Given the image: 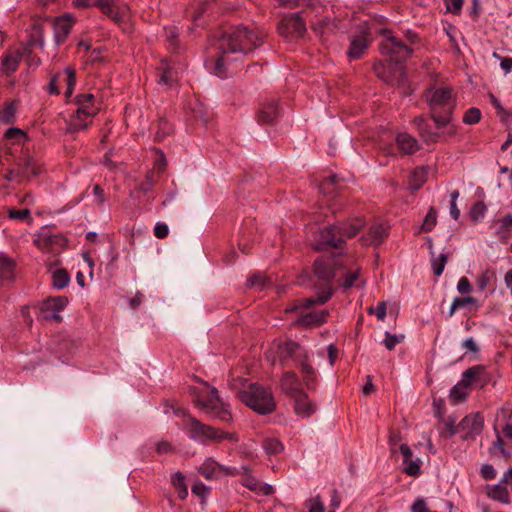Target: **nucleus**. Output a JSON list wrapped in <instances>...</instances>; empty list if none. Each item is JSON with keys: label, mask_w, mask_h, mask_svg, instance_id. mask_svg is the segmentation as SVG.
<instances>
[{"label": "nucleus", "mask_w": 512, "mask_h": 512, "mask_svg": "<svg viewBox=\"0 0 512 512\" xmlns=\"http://www.w3.org/2000/svg\"><path fill=\"white\" fill-rule=\"evenodd\" d=\"M340 254L323 255L318 257L313 264V272L321 282L316 286V296L302 300L303 308H311L315 304H325L333 295L331 281L337 277L339 285L345 289L351 288L359 277V269L348 270L339 259Z\"/></svg>", "instance_id": "nucleus-1"}, {"label": "nucleus", "mask_w": 512, "mask_h": 512, "mask_svg": "<svg viewBox=\"0 0 512 512\" xmlns=\"http://www.w3.org/2000/svg\"><path fill=\"white\" fill-rule=\"evenodd\" d=\"M262 43V34L248 30L247 27H236L225 32L219 39L220 56L215 62V73L219 77L226 74V65L231 61L230 54H245Z\"/></svg>", "instance_id": "nucleus-2"}, {"label": "nucleus", "mask_w": 512, "mask_h": 512, "mask_svg": "<svg viewBox=\"0 0 512 512\" xmlns=\"http://www.w3.org/2000/svg\"><path fill=\"white\" fill-rule=\"evenodd\" d=\"M423 97L436 128L441 129L450 124L457 102L453 89L448 86H431L425 90Z\"/></svg>", "instance_id": "nucleus-3"}, {"label": "nucleus", "mask_w": 512, "mask_h": 512, "mask_svg": "<svg viewBox=\"0 0 512 512\" xmlns=\"http://www.w3.org/2000/svg\"><path fill=\"white\" fill-rule=\"evenodd\" d=\"M365 226V220L357 217L349 221L334 224L320 230L314 249L326 251L331 249H342L345 238H352Z\"/></svg>", "instance_id": "nucleus-4"}, {"label": "nucleus", "mask_w": 512, "mask_h": 512, "mask_svg": "<svg viewBox=\"0 0 512 512\" xmlns=\"http://www.w3.org/2000/svg\"><path fill=\"white\" fill-rule=\"evenodd\" d=\"M239 399L246 406L262 415L270 414L276 408L272 393L257 383H251L240 391Z\"/></svg>", "instance_id": "nucleus-5"}, {"label": "nucleus", "mask_w": 512, "mask_h": 512, "mask_svg": "<svg viewBox=\"0 0 512 512\" xmlns=\"http://www.w3.org/2000/svg\"><path fill=\"white\" fill-rule=\"evenodd\" d=\"M373 70L377 77L386 84L402 89L404 95H410L411 90L407 88V75L404 65L391 62L379 61L373 65Z\"/></svg>", "instance_id": "nucleus-6"}, {"label": "nucleus", "mask_w": 512, "mask_h": 512, "mask_svg": "<svg viewBox=\"0 0 512 512\" xmlns=\"http://www.w3.org/2000/svg\"><path fill=\"white\" fill-rule=\"evenodd\" d=\"M189 437L192 440L204 443L206 441L221 442L228 440L231 442H237L238 438L234 433H228L223 430L214 428L210 425L204 424L194 417H189L187 424Z\"/></svg>", "instance_id": "nucleus-7"}, {"label": "nucleus", "mask_w": 512, "mask_h": 512, "mask_svg": "<svg viewBox=\"0 0 512 512\" xmlns=\"http://www.w3.org/2000/svg\"><path fill=\"white\" fill-rule=\"evenodd\" d=\"M208 394L205 398L198 399V405L205 409V411L213 418H217L222 422H229L232 420L230 406L224 402L219 395V391L207 384Z\"/></svg>", "instance_id": "nucleus-8"}, {"label": "nucleus", "mask_w": 512, "mask_h": 512, "mask_svg": "<svg viewBox=\"0 0 512 512\" xmlns=\"http://www.w3.org/2000/svg\"><path fill=\"white\" fill-rule=\"evenodd\" d=\"M379 50L386 60L402 65L413 52L411 47L392 35L381 41Z\"/></svg>", "instance_id": "nucleus-9"}, {"label": "nucleus", "mask_w": 512, "mask_h": 512, "mask_svg": "<svg viewBox=\"0 0 512 512\" xmlns=\"http://www.w3.org/2000/svg\"><path fill=\"white\" fill-rule=\"evenodd\" d=\"M277 30L283 37H301L306 32V25L299 13H292L282 18Z\"/></svg>", "instance_id": "nucleus-10"}, {"label": "nucleus", "mask_w": 512, "mask_h": 512, "mask_svg": "<svg viewBox=\"0 0 512 512\" xmlns=\"http://www.w3.org/2000/svg\"><path fill=\"white\" fill-rule=\"evenodd\" d=\"M490 375L485 366L475 365L463 372L460 385L463 387L476 386L483 388L490 382Z\"/></svg>", "instance_id": "nucleus-11"}, {"label": "nucleus", "mask_w": 512, "mask_h": 512, "mask_svg": "<svg viewBox=\"0 0 512 512\" xmlns=\"http://www.w3.org/2000/svg\"><path fill=\"white\" fill-rule=\"evenodd\" d=\"M458 427L464 431L462 440L474 439L483 430L484 418L480 413L467 415L460 421Z\"/></svg>", "instance_id": "nucleus-12"}, {"label": "nucleus", "mask_w": 512, "mask_h": 512, "mask_svg": "<svg viewBox=\"0 0 512 512\" xmlns=\"http://www.w3.org/2000/svg\"><path fill=\"white\" fill-rule=\"evenodd\" d=\"M68 300L66 297L58 296L43 301L41 305V314L45 320L61 321L60 312L66 307Z\"/></svg>", "instance_id": "nucleus-13"}, {"label": "nucleus", "mask_w": 512, "mask_h": 512, "mask_svg": "<svg viewBox=\"0 0 512 512\" xmlns=\"http://www.w3.org/2000/svg\"><path fill=\"white\" fill-rule=\"evenodd\" d=\"M75 20L70 14L57 17L53 23L54 38L57 45H61L71 32Z\"/></svg>", "instance_id": "nucleus-14"}, {"label": "nucleus", "mask_w": 512, "mask_h": 512, "mask_svg": "<svg viewBox=\"0 0 512 512\" xmlns=\"http://www.w3.org/2000/svg\"><path fill=\"white\" fill-rule=\"evenodd\" d=\"M94 6L116 23L121 22L124 17L125 7L119 6V0H97Z\"/></svg>", "instance_id": "nucleus-15"}, {"label": "nucleus", "mask_w": 512, "mask_h": 512, "mask_svg": "<svg viewBox=\"0 0 512 512\" xmlns=\"http://www.w3.org/2000/svg\"><path fill=\"white\" fill-rule=\"evenodd\" d=\"M388 236V227L383 223H374L369 227L368 234L361 237L363 245H380Z\"/></svg>", "instance_id": "nucleus-16"}, {"label": "nucleus", "mask_w": 512, "mask_h": 512, "mask_svg": "<svg viewBox=\"0 0 512 512\" xmlns=\"http://www.w3.org/2000/svg\"><path fill=\"white\" fill-rule=\"evenodd\" d=\"M293 399L294 411L298 416L302 418H309L316 412V404L309 399L308 395L304 391L302 393H298Z\"/></svg>", "instance_id": "nucleus-17"}, {"label": "nucleus", "mask_w": 512, "mask_h": 512, "mask_svg": "<svg viewBox=\"0 0 512 512\" xmlns=\"http://www.w3.org/2000/svg\"><path fill=\"white\" fill-rule=\"evenodd\" d=\"M370 45L369 36L362 33L360 36L351 38L349 48L346 52L350 60L361 58Z\"/></svg>", "instance_id": "nucleus-18"}, {"label": "nucleus", "mask_w": 512, "mask_h": 512, "mask_svg": "<svg viewBox=\"0 0 512 512\" xmlns=\"http://www.w3.org/2000/svg\"><path fill=\"white\" fill-rule=\"evenodd\" d=\"M279 115L278 104L275 100L265 101L257 113L259 123H272Z\"/></svg>", "instance_id": "nucleus-19"}, {"label": "nucleus", "mask_w": 512, "mask_h": 512, "mask_svg": "<svg viewBox=\"0 0 512 512\" xmlns=\"http://www.w3.org/2000/svg\"><path fill=\"white\" fill-rule=\"evenodd\" d=\"M280 385L283 392L293 398L297 396L298 393L303 392L297 375L292 371H288L283 374Z\"/></svg>", "instance_id": "nucleus-20"}, {"label": "nucleus", "mask_w": 512, "mask_h": 512, "mask_svg": "<svg viewBox=\"0 0 512 512\" xmlns=\"http://www.w3.org/2000/svg\"><path fill=\"white\" fill-rule=\"evenodd\" d=\"M386 24V18L383 16H373L367 22L362 29L363 34L371 37L374 33L381 35L389 34L390 31L384 26Z\"/></svg>", "instance_id": "nucleus-21"}, {"label": "nucleus", "mask_w": 512, "mask_h": 512, "mask_svg": "<svg viewBox=\"0 0 512 512\" xmlns=\"http://www.w3.org/2000/svg\"><path fill=\"white\" fill-rule=\"evenodd\" d=\"M398 148L407 155H412L420 149L418 141L406 132L399 133L396 137Z\"/></svg>", "instance_id": "nucleus-22"}, {"label": "nucleus", "mask_w": 512, "mask_h": 512, "mask_svg": "<svg viewBox=\"0 0 512 512\" xmlns=\"http://www.w3.org/2000/svg\"><path fill=\"white\" fill-rule=\"evenodd\" d=\"M278 354L282 360L288 358L298 360V358L306 357L302 347L294 341H287L280 345L278 349Z\"/></svg>", "instance_id": "nucleus-23"}, {"label": "nucleus", "mask_w": 512, "mask_h": 512, "mask_svg": "<svg viewBox=\"0 0 512 512\" xmlns=\"http://www.w3.org/2000/svg\"><path fill=\"white\" fill-rule=\"evenodd\" d=\"M94 95L91 93L79 94L75 97V102L78 105L77 111L86 113V117H94L97 109L94 107Z\"/></svg>", "instance_id": "nucleus-24"}, {"label": "nucleus", "mask_w": 512, "mask_h": 512, "mask_svg": "<svg viewBox=\"0 0 512 512\" xmlns=\"http://www.w3.org/2000/svg\"><path fill=\"white\" fill-rule=\"evenodd\" d=\"M14 268V261L0 252V286L13 278Z\"/></svg>", "instance_id": "nucleus-25"}, {"label": "nucleus", "mask_w": 512, "mask_h": 512, "mask_svg": "<svg viewBox=\"0 0 512 512\" xmlns=\"http://www.w3.org/2000/svg\"><path fill=\"white\" fill-rule=\"evenodd\" d=\"M158 70L160 84L172 86L177 81V73L167 61H162Z\"/></svg>", "instance_id": "nucleus-26"}, {"label": "nucleus", "mask_w": 512, "mask_h": 512, "mask_svg": "<svg viewBox=\"0 0 512 512\" xmlns=\"http://www.w3.org/2000/svg\"><path fill=\"white\" fill-rule=\"evenodd\" d=\"M65 238L62 235H52L47 231L41 232L35 239L40 248H52L54 245H62Z\"/></svg>", "instance_id": "nucleus-27"}, {"label": "nucleus", "mask_w": 512, "mask_h": 512, "mask_svg": "<svg viewBox=\"0 0 512 512\" xmlns=\"http://www.w3.org/2000/svg\"><path fill=\"white\" fill-rule=\"evenodd\" d=\"M93 117H86V113H80L77 111L71 116L68 123V130L70 132H77L84 130L88 127Z\"/></svg>", "instance_id": "nucleus-28"}, {"label": "nucleus", "mask_w": 512, "mask_h": 512, "mask_svg": "<svg viewBox=\"0 0 512 512\" xmlns=\"http://www.w3.org/2000/svg\"><path fill=\"white\" fill-rule=\"evenodd\" d=\"M487 495L492 500L498 501L500 503H510V495L508 489L502 484H496L488 487Z\"/></svg>", "instance_id": "nucleus-29"}, {"label": "nucleus", "mask_w": 512, "mask_h": 512, "mask_svg": "<svg viewBox=\"0 0 512 512\" xmlns=\"http://www.w3.org/2000/svg\"><path fill=\"white\" fill-rule=\"evenodd\" d=\"M299 365L301 368V372L303 374V379L306 387L309 390H313L316 387V372L314 368L308 364L305 360H299Z\"/></svg>", "instance_id": "nucleus-30"}, {"label": "nucleus", "mask_w": 512, "mask_h": 512, "mask_svg": "<svg viewBox=\"0 0 512 512\" xmlns=\"http://www.w3.org/2000/svg\"><path fill=\"white\" fill-rule=\"evenodd\" d=\"M500 413L505 419V425L503 427L504 435L512 441V404L505 403L500 408Z\"/></svg>", "instance_id": "nucleus-31"}, {"label": "nucleus", "mask_w": 512, "mask_h": 512, "mask_svg": "<svg viewBox=\"0 0 512 512\" xmlns=\"http://www.w3.org/2000/svg\"><path fill=\"white\" fill-rule=\"evenodd\" d=\"M467 305H474L476 308L479 307L477 299L472 296L455 297L449 309V317H452L457 309Z\"/></svg>", "instance_id": "nucleus-32"}, {"label": "nucleus", "mask_w": 512, "mask_h": 512, "mask_svg": "<svg viewBox=\"0 0 512 512\" xmlns=\"http://www.w3.org/2000/svg\"><path fill=\"white\" fill-rule=\"evenodd\" d=\"M262 447L268 455H278L284 450V445L277 438H265Z\"/></svg>", "instance_id": "nucleus-33"}, {"label": "nucleus", "mask_w": 512, "mask_h": 512, "mask_svg": "<svg viewBox=\"0 0 512 512\" xmlns=\"http://www.w3.org/2000/svg\"><path fill=\"white\" fill-rule=\"evenodd\" d=\"M70 282V275L65 269H58L52 274V284L56 289L65 288Z\"/></svg>", "instance_id": "nucleus-34"}, {"label": "nucleus", "mask_w": 512, "mask_h": 512, "mask_svg": "<svg viewBox=\"0 0 512 512\" xmlns=\"http://www.w3.org/2000/svg\"><path fill=\"white\" fill-rule=\"evenodd\" d=\"M172 484L178 491V497L184 500L188 496V489L185 484V476L181 472H176L172 476Z\"/></svg>", "instance_id": "nucleus-35"}, {"label": "nucleus", "mask_w": 512, "mask_h": 512, "mask_svg": "<svg viewBox=\"0 0 512 512\" xmlns=\"http://www.w3.org/2000/svg\"><path fill=\"white\" fill-rule=\"evenodd\" d=\"M16 117V104L14 102H8L4 108L0 111V121L3 124H12Z\"/></svg>", "instance_id": "nucleus-36"}, {"label": "nucleus", "mask_w": 512, "mask_h": 512, "mask_svg": "<svg viewBox=\"0 0 512 512\" xmlns=\"http://www.w3.org/2000/svg\"><path fill=\"white\" fill-rule=\"evenodd\" d=\"M172 131V125L167 120L160 119L156 124V131L154 135L155 141H162L165 137L170 135Z\"/></svg>", "instance_id": "nucleus-37"}, {"label": "nucleus", "mask_w": 512, "mask_h": 512, "mask_svg": "<svg viewBox=\"0 0 512 512\" xmlns=\"http://www.w3.org/2000/svg\"><path fill=\"white\" fill-rule=\"evenodd\" d=\"M21 55L19 53L7 55L2 62V69L6 74L15 72L18 68Z\"/></svg>", "instance_id": "nucleus-38"}, {"label": "nucleus", "mask_w": 512, "mask_h": 512, "mask_svg": "<svg viewBox=\"0 0 512 512\" xmlns=\"http://www.w3.org/2000/svg\"><path fill=\"white\" fill-rule=\"evenodd\" d=\"M328 313L326 311L309 312L301 318V323L304 325H320L325 322Z\"/></svg>", "instance_id": "nucleus-39"}, {"label": "nucleus", "mask_w": 512, "mask_h": 512, "mask_svg": "<svg viewBox=\"0 0 512 512\" xmlns=\"http://www.w3.org/2000/svg\"><path fill=\"white\" fill-rule=\"evenodd\" d=\"M425 181L426 171L424 170V168H416L410 176V188L412 190H418L421 188Z\"/></svg>", "instance_id": "nucleus-40"}, {"label": "nucleus", "mask_w": 512, "mask_h": 512, "mask_svg": "<svg viewBox=\"0 0 512 512\" xmlns=\"http://www.w3.org/2000/svg\"><path fill=\"white\" fill-rule=\"evenodd\" d=\"M437 223V210L432 206L428 210L427 215L424 218L423 224L421 226V231L430 232L436 226Z\"/></svg>", "instance_id": "nucleus-41"}, {"label": "nucleus", "mask_w": 512, "mask_h": 512, "mask_svg": "<svg viewBox=\"0 0 512 512\" xmlns=\"http://www.w3.org/2000/svg\"><path fill=\"white\" fill-rule=\"evenodd\" d=\"M447 260L448 255L444 253L440 254L438 257L432 256L431 267L436 276H440L443 273Z\"/></svg>", "instance_id": "nucleus-42"}, {"label": "nucleus", "mask_w": 512, "mask_h": 512, "mask_svg": "<svg viewBox=\"0 0 512 512\" xmlns=\"http://www.w3.org/2000/svg\"><path fill=\"white\" fill-rule=\"evenodd\" d=\"M64 74L66 75V85H67V88L65 91V96H66V98H69V97H71V95L74 91V87L76 85V72L73 68L67 67L64 70Z\"/></svg>", "instance_id": "nucleus-43"}, {"label": "nucleus", "mask_w": 512, "mask_h": 512, "mask_svg": "<svg viewBox=\"0 0 512 512\" xmlns=\"http://www.w3.org/2000/svg\"><path fill=\"white\" fill-rule=\"evenodd\" d=\"M419 134L425 143L434 144L438 141L440 135L437 131L433 130L431 126L427 124L423 129L419 131Z\"/></svg>", "instance_id": "nucleus-44"}, {"label": "nucleus", "mask_w": 512, "mask_h": 512, "mask_svg": "<svg viewBox=\"0 0 512 512\" xmlns=\"http://www.w3.org/2000/svg\"><path fill=\"white\" fill-rule=\"evenodd\" d=\"M404 471L409 476L418 477L421 474V460L420 459H409L407 462H403Z\"/></svg>", "instance_id": "nucleus-45"}, {"label": "nucleus", "mask_w": 512, "mask_h": 512, "mask_svg": "<svg viewBox=\"0 0 512 512\" xmlns=\"http://www.w3.org/2000/svg\"><path fill=\"white\" fill-rule=\"evenodd\" d=\"M266 284L267 278L262 274H254L246 282L248 288H256L257 290H262Z\"/></svg>", "instance_id": "nucleus-46"}, {"label": "nucleus", "mask_w": 512, "mask_h": 512, "mask_svg": "<svg viewBox=\"0 0 512 512\" xmlns=\"http://www.w3.org/2000/svg\"><path fill=\"white\" fill-rule=\"evenodd\" d=\"M404 340V335L400 334H391L390 332H385V339L383 340L384 346L389 350H393L395 346L401 343Z\"/></svg>", "instance_id": "nucleus-47"}, {"label": "nucleus", "mask_w": 512, "mask_h": 512, "mask_svg": "<svg viewBox=\"0 0 512 512\" xmlns=\"http://www.w3.org/2000/svg\"><path fill=\"white\" fill-rule=\"evenodd\" d=\"M494 431L496 434V440L492 443V447L490 448V453L493 454L495 450H498L502 456L509 457L510 454L504 448V442L502 440L500 432L498 431L497 426H494Z\"/></svg>", "instance_id": "nucleus-48"}, {"label": "nucleus", "mask_w": 512, "mask_h": 512, "mask_svg": "<svg viewBox=\"0 0 512 512\" xmlns=\"http://www.w3.org/2000/svg\"><path fill=\"white\" fill-rule=\"evenodd\" d=\"M481 119V111L476 107L469 108L463 117V122L468 125L476 124Z\"/></svg>", "instance_id": "nucleus-49"}, {"label": "nucleus", "mask_w": 512, "mask_h": 512, "mask_svg": "<svg viewBox=\"0 0 512 512\" xmlns=\"http://www.w3.org/2000/svg\"><path fill=\"white\" fill-rule=\"evenodd\" d=\"M40 168L37 167L31 158H26L22 167V174L29 176H37L40 174Z\"/></svg>", "instance_id": "nucleus-50"}, {"label": "nucleus", "mask_w": 512, "mask_h": 512, "mask_svg": "<svg viewBox=\"0 0 512 512\" xmlns=\"http://www.w3.org/2000/svg\"><path fill=\"white\" fill-rule=\"evenodd\" d=\"M486 212V206L482 201L476 202L471 210H470V217L474 222H477L479 219L484 217V214Z\"/></svg>", "instance_id": "nucleus-51"}, {"label": "nucleus", "mask_w": 512, "mask_h": 512, "mask_svg": "<svg viewBox=\"0 0 512 512\" xmlns=\"http://www.w3.org/2000/svg\"><path fill=\"white\" fill-rule=\"evenodd\" d=\"M496 224L498 225V233L512 231V214H507L498 219Z\"/></svg>", "instance_id": "nucleus-52"}, {"label": "nucleus", "mask_w": 512, "mask_h": 512, "mask_svg": "<svg viewBox=\"0 0 512 512\" xmlns=\"http://www.w3.org/2000/svg\"><path fill=\"white\" fill-rule=\"evenodd\" d=\"M166 39L170 48L176 50L178 48V32L175 27L165 28Z\"/></svg>", "instance_id": "nucleus-53"}, {"label": "nucleus", "mask_w": 512, "mask_h": 512, "mask_svg": "<svg viewBox=\"0 0 512 512\" xmlns=\"http://www.w3.org/2000/svg\"><path fill=\"white\" fill-rule=\"evenodd\" d=\"M460 193L458 190H454L451 192L450 197V215L454 220H458L460 217V210L457 208L456 200L459 197Z\"/></svg>", "instance_id": "nucleus-54"}, {"label": "nucleus", "mask_w": 512, "mask_h": 512, "mask_svg": "<svg viewBox=\"0 0 512 512\" xmlns=\"http://www.w3.org/2000/svg\"><path fill=\"white\" fill-rule=\"evenodd\" d=\"M154 183L155 182L153 172H148L145 176L144 181L140 183L139 190L143 193H148L152 190Z\"/></svg>", "instance_id": "nucleus-55"}, {"label": "nucleus", "mask_w": 512, "mask_h": 512, "mask_svg": "<svg viewBox=\"0 0 512 512\" xmlns=\"http://www.w3.org/2000/svg\"><path fill=\"white\" fill-rule=\"evenodd\" d=\"M464 388L462 385H460V382L454 386L451 390L450 396L452 399L456 401H463L467 397V392L464 391Z\"/></svg>", "instance_id": "nucleus-56"}, {"label": "nucleus", "mask_w": 512, "mask_h": 512, "mask_svg": "<svg viewBox=\"0 0 512 512\" xmlns=\"http://www.w3.org/2000/svg\"><path fill=\"white\" fill-rule=\"evenodd\" d=\"M480 475L485 480H492L496 477V470L491 464H484L480 469Z\"/></svg>", "instance_id": "nucleus-57"}, {"label": "nucleus", "mask_w": 512, "mask_h": 512, "mask_svg": "<svg viewBox=\"0 0 512 512\" xmlns=\"http://www.w3.org/2000/svg\"><path fill=\"white\" fill-rule=\"evenodd\" d=\"M169 228L163 222H157L154 227V235L159 239H164L168 236Z\"/></svg>", "instance_id": "nucleus-58"}, {"label": "nucleus", "mask_w": 512, "mask_h": 512, "mask_svg": "<svg viewBox=\"0 0 512 512\" xmlns=\"http://www.w3.org/2000/svg\"><path fill=\"white\" fill-rule=\"evenodd\" d=\"M457 290L461 294H468L472 291V286L467 277H461L457 284Z\"/></svg>", "instance_id": "nucleus-59"}, {"label": "nucleus", "mask_w": 512, "mask_h": 512, "mask_svg": "<svg viewBox=\"0 0 512 512\" xmlns=\"http://www.w3.org/2000/svg\"><path fill=\"white\" fill-rule=\"evenodd\" d=\"M30 216V210L25 208L21 210L11 209L9 210V217L14 220H23Z\"/></svg>", "instance_id": "nucleus-60"}, {"label": "nucleus", "mask_w": 512, "mask_h": 512, "mask_svg": "<svg viewBox=\"0 0 512 512\" xmlns=\"http://www.w3.org/2000/svg\"><path fill=\"white\" fill-rule=\"evenodd\" d=\"M309 512H324V505L319 495L310 499Z\"/></svg>", "instance_id": "nucleus-61"}, {"label": "nucleus", "mask_w": 512, "mask_h": 512, "mask_svg": "<svg viewBox=\"0 0 512 512\" xmlns=\"http://www.w3.org/2000/svg\"><path fill=\"white\" fill-rule=\"evenodd\" d=\"M490 282V276L488 271L481 273L476 280V285L479 291H484Z\"/></svg>", "instance_id": "nucleus-62"}, {"label": "nucleus", "mask_w": 512, "mask_h": 512, "mask_svg": "<svg viewBox=\"0 0 512 512\" xmlns=\"http://www.w3.org/2000/svg\"><path fill=\"white\" fill-rule=\"evenodd\" d=\"M25 132L17 127L8 128L4 133V138L8 140L16 139L21 136H25Z\"/></svg>", "instance_id": "nucleus-63"}, {"label": "nucleus", "mask_w": 512, "mask_h": 512, "mask_svg": "<svg viewBox=\"0 0 512 512\" xmlns=\"http://www.w3.org/2000/svg\"><path fill=\"white\" fill-rule=\"evenodd\" d=\"M192 493L197 495V496H199V497H201V498H205L206 495L208 494V488L202 482H196L192 486Z\"/></svg>", "instance_id": "nucleus-64"}]
</instances>
